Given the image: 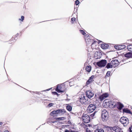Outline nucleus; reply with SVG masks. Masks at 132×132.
I'll use <instances>...</instances> for the list:
<instances>
[{
  "label": "nucleus",
  "mask_w": 132,
  "mask_h": 132,
  "mask_svg": "<svg viewBox=\"0 0 132 132\" xmlns=\"http://www.w3.org/2000/svg\"><path fill=\"white\" fill-rule=\"evenodd\" d=\"M66 88L64 84H59L57 85L55 90L59 93L64 92L66 91Z\"/></svg>",
  "instance_id": "nucleus-1"
},
{
  "label": "nucleus",
  "mask_w": 132,
  "mask_h": 132,
  "mask_svg": "<svg viewBox=\"0 0 132 132\" xmlns=\"http://www.w3.org/2000/svg\"><path fill=\"white\" fill-rule=\"evenodd\" d=\"M79 101L82 104H86L88 103V98L87 97L84 95L81 94L79 95L78 98Z\"/></svg>",
  "instance_id": "nucleus-2"
},
{
  "label": "nucleus",
  "mask_w": 132,
  "mask_h": 132,
  "mask_svg": "<svg viewBox=\"0 0 132 132\" xmlns=\"http://www.w3.org/2000/svg\"><path fill=\"white\" fill-rule=\"evenodd\" d=\"M108 113L105 110L102 111V113L101 118L102 120L103 121H106L108 119Z\"/></svg>",
  "instance_id": "nucleus-3"
},
{
  "label": "nucleus",
  "mask_w": 132,
  "mask_h": 132,
  "mask_svg": "<svg viewBox=\"0 0 132 132\" xmlns=\"http://www.w3.org/2000/svg\"><path fill=\"white\" fill-rule=\"evenodd\" d=\"M65 111L64 109H59L55 111H53L51 112L50 114L51 116H53V114H61L65 113Z\"/></svg>",
  "instance_id": "nucleus-4"
},
{
  "label": "nucleus",
  "mask_w": 132,
  "mask_h": 132,
  "mask_svg": "<svg viewBox=\"0 0 132 132\" xmlns=\"http://www.w3.org/2000/svg\"><path fill=\"white\" fill-rule=\"evenodd\" d=\"M120 121L123 124L124 126H126L129 123L128 119L126 117H121L120 118Z\"/></svg>",
  "instance_id": "nucleus-5"
},
{
  "label": "nucleus",
  "mask_w": 132,
  "mask_h": 132,
  "mask_svg": "<svg viewBox=\"0 0 132 132\" xmlns=\"http://www.w3.org/2000/svg\"><path fill=\"white\" fill-rule=\"evenodd\" d=\"M103 105L104 107H110L113 105L111 102L109 101L108 99H106L104 100Z\"/></svg>",
  "instance_id": "nucleus-6"
},
{
  "label": "nucleus",
  "mask_w": 132,
  "mask_h": 132,
  "mask_svg": "<svg viewBox=\"0 0 132 132\" xmlns=\"http://www.w3.org/2000/svg\"><path fill=\"white\" fill-rule=\"evenodd\" d=\"M85 40L87 44H91L93 42L94 43H95V40L89 38L90 37L88 35H86V36H85Z\"/></svg>",
  "instance_id": "nucleus-7"
},
{
  "label": "nucleus",
  "mask_w": 132,
  "mask_h": 132,
  "mask_svg": "<svg viewBox=\"0 0 132 132\" xmlns=\"http://www.w3.org/2000/svg\"><path fill=\"white\" fill-rule=\"evenodd\" d=\"M82 119L84 122L85 123H88L90 121V118L87 114H84L82 116Z\"/></svg>",
  "instance_id": "nucleus-8"
},
{
  "label": "nucleus",
  "mask_w": 132,
  "mask_h": 132,
  "mask_svg": "<svg viewBox=\"0 0 132 132\" xmlns=\"http://www.w3.org/2000/svg\"><path fill=\"white\" fill-rule=\"evenodd\" d=\"M106 63V60H103L97 62L96 63V65L99 67H103L105 66Z\"/></svg>",
  "instance_id": "nucleus-9"
},
{
  "label": "nucleus",
  "mask_w": 132,
  "mask_h": 132,
  "mask_svg": "<svg viewBox=\"0 0 132 132\" xmlns=\"http://www.w3.org/2000/svg\"><path fill=\"white\" fill-rule=\"evenodd\" d=\"M109 96V94L108 93H105L100 95L99 97V99L100 101H102L106 98L108 97Z\"/></svg>",
  "instance_id": "nucleus-10"
},
{
  "label": "nucleus",
  "mask_w": 132,
  "mask_h": 132,
  "mask_svg": "<svg viewBox=\"0 0 132 132\" xmlns=\"http://www.w3.org/2000/svg\"><path fill=\"white\" fill-rule=\"evenodd\" d=\"M115 48L118 50H120L125 48L126 46L123 44L118 45L114 46Z\"/></svg>",
  "instance_id": "nucleus-11"
},
{
  "label": "nucleus",
  "mask_w": 132,
  "mask_h": 132,
  "mask_svg": "<svg viewBox=\"0 0 132 132\" xmlns=\"http://www.w3.org/2000/svg\"><path fill=\"white\" fill-rule=\"evenodd\" d=\"M111 63L112 64L113 68H115L119 64V62L118 60H112L111 61Z\"/></svg>",
  "instance_id": "nucleus-12"
},
{
  "label": "nucleus",
  "mask_w": 132,
  "mask_h": 132,
  "mask_svg": "<svg viewBox=\"0 0 132 132\" xmlns=\"http://www.w3.org/2000/svg\"><path fill=\"white\" fill-rule=\"evenodd\" d=\"M102 55V53L100 51H97L94 54V57L96 59H100Z\"/></svg>",
  "instance_id": "nucleus-13"
},
{
  "label": "nucleus",
  "mask_w": 132,
  "mask_h": 132,
  "mask_svg": "<svg viewBox=\"0 0 132 132\" xmlns=\"http://www.w3.org/2000/svg\"><path fill=\"white\" fill-rule=\"evenodd\" d=\"M86 95L87 98L90 99L94 95V94L90 90H88L86 92Z\"/></svg>",
  "instance_id": "nucleus-14"
},
{
  "label": "nucleus",
  "mask_w": 132,
  "mask_h": 132,
  "mask_svg": "<svg viewBox=\"0 0 132 132\" xmlns=\"http://www.w3.org/2000/svg\"><path fill=\"white\" fill-rule=\"evenodd\" d=\"M111 129L114 131L115 132H122V131H121V128L118 126H115L112 127Z\"/></svg>",
  "instance_id": "nucleus-15"
},
{
  "label": "nucleus",
  "mask_w": 132,
  "mask_h": 132,
  "mask_svg": "<svg viewBox=\"0 0 132 132\" xmlns=\"http://www.w3.org/2000/svg\"><path fill=\"white\" fill-rule=\"evenodd\" d=\"M94 77V76H92L91 77H89V79L87 81L86 84L87 85H88L91 82L94 81L93 79Z\"/></svg>",
  "instance_id": "nucleus-16"
},
{
  "label": "nucleus",
  "mask_w": 132,
  "mask_h": 132,
  "mask_svg": "<svg viewBox=\"0 0 132 132\" xmlns=\"http://www.w3.org/2000/svg\"><path fill=\"white\" fill-rule=\"evenodd\" d=\"M123 105L120 102H117L113 106V107H123Z\"/></svg>",
  "instance_id": "nucleus-17"
},
{
  "label": "nucleus",
  "mask_w": 132,
  "mask_h": 132,
  "mask_svg": "<svg viewBox=\"0 0 132 132\" xmlns=\"http://www.w3.org/2000/svg\"><path fill=\"white\" fill-rule=\"evenodd\" d=\"M125 57L129 58H132V52H128L124 54Z\"/></svg>",
  "instance_id": "nucleus-18"
},
{
  "label": "nucleus",
  "mask_w": 132,
  "mask_h": 132,
  "mask_svg": "<svg viewBox=\"0 0 132 132\" xmlns=\"http://www.w3.org/2000/svg\"><path fill=\"white\" fill-rule=\"evenodd\" d=\"M101 47L103 49H106L109 47V45L107 44H103L101 45Z\"/></svg>",
  "instance_id": "nucleus-19"
},
{
  "label": "nucleus",
  "mask_w": 132,
  "mask_h": 132,
  "mask_svg": "<svg viewBox=\"0 0 132 132\" xmlns=\"http://www.w3.org/2000/svg\"><path fill=\"white\" fill-rule=\"evenodd\" d=\"M95 43H94L93 42L91 44L92 48L93 49H95L96 48V44L97 43V41L95 40Z\"/></svg>",
  "instance_id": "nucleus-20"
},
{
  "label": "nucleus",
  "mask_w": 132,
  "mask_h": 132,
  "mask_svg": "<svg viewBox=\"0 0 132 132\" xmlns=\"http://www.w3.org/2000/svg\"><path fill=\"white\" fill-rule=\"evenodd\" d=\"M95 108H87V110L88 113H91L93 111L95 110Z\"/></svg>",
  "instance_id": "nucleus-21"
},
{
  "label": "nucleus",
  "mask_w": 132,
  "mask_h": 132,
  "mask_svg": "<svg viewBox=\"0 0 132 132\" xmlns=\"http://www.w3.org/2000/svg\"><path fill=\"white\" fill-rule=\"evenodd\" d=\"M106 67L107 69H109L110 68H112L113 67H113L112 66V64L111 63V62L110 63H107Z\"/></svg>",
  "instance_id": "nucleus-22"
},
{
  "label": "nucleus",
  "mask_w": 132,
  "mask_h": 132,
  "mask_svg": "<svg viewBox=\"0 0 132 132\" xmlns=\"http://www.w3.org/2000/svg\"><path fill=\"white\" fill-rule=\"evenodd\" d=\"M127 48L128 50L130 52H132V45H129L127 46Z\"/></svg>",
  "instance_id": "nucleus-23"
},
{
  "label": "nucleus",
  "mask_w": 132,
  "mask_h": 132,
  "mask_svg": "<svg viewBox=\"0 0 132 132\" xmlns=\"http://www.w3.org/2000/svg\"><path fill=\"white\" fill-rule=\"evenodd\" d=\"M86 70L88 72H90L91 70V67L90 65L87 66L86 68Z\"/></svg>",
  "instance_id": "nucleus-24"
},
{
  "label": "nucleus",
  "mask_w": 132,
  "mask_h": 132,
  "mask_svg": "<svg viewBox=\"0 0 132 132\" xmlns=\"http://www.w3.org/2000/svg\"><path fill=\"white\" fill-rule=\"evenodd\" d=\"M123 112H126L127 113H131L130 111L127 109H124L123 110Z\"/></svg>",
  "instance_id": "nucleus-25"
},
{
  "label": "nucleus",
  "mask_w": 132,
  "mask_h": 132,
  "mask_svg": "<svg viewBox=\"0 0 132 132\" xmlns=\"http://www.w3.org/2000/svg\"><path fill=\"white\" fill-rule=\"evenodd\" d=\"M111 75L110 71H108L107 72L106 75L105 76V78H106L108 77H109Z\"/></svg>",
  "instance_id": "nucleus-26"
},
{
  "label": "nucleus",
  "mask_w": 132,
  "mask_h": 132,
  "mask_svg": "<svg viewBox=\"0 0 132 132\" xmlns=\"http://www.w3.org/2000/svg\"><path fill=\"white\" fill-rule=\"evenodd\" d=\"M94 132H104V131L102 129H97L95 130Z\"/></svg>",
  "instance_id": "nucleus-27"
},
{
  "label": "nucleus",
  "mask_w": 132,
  "mask_h": 132,
  "mask_svg": "<svg viewBox=\"0 0 132 132\" xmlns=\"http://www.w3.org/2000/svg\"><path fill=\"white\" fill-rule=\"evenodd\" d=\"M65 119V117H60L56 118V119L58 120H63Z\"/></svg>",
  "instance_id": "nucleus-28"
},
{
  "label": "nucleus",
  "mask_w": 132,
  "mask_h": 132,
  "mask_svg": "<svg viewBox=\"0 0 132 132\" xmlns=\"http://www.w3.org/2000/svg\"><path fill=\"white\" fill-rule=\"evenodd\" d=\"M18 35V34H16V35H15L14 36H13L12 38L11 39L12 40H16L17 38H16V37H17Z\"/></svg>",
  "instance_id": "nucleus-29"
},
{
  "label": "nucleus",
  "mask_w": 132,
  "mask_h": 132,
  "mask_svg": "<svg viewBox=\"0 0 132 132\" xmlns=\"http://www.w3.org/2000/svg\"><path fill=\"white\" fill-rule=\"evenodd\" d=\"M79 31L80 33L83 35H85L86 34L85 32L83 30H80Z\"/></svg>",
  "instance_id": "nucleus-30"
},
{
  "label": "nucleus",
  "mask_w": 132,
  "mask_h": 132,
  "mask_svg": "<svg viewBox=\"0 0 132 132\" xmlns=\"http://www.w3.org/2000/svg\"><path fill=\"white\" fill-rule=\"evenodd\" d=\"M96 107L95 104H90L88 107Z\"/></svg>",
  "instance_id": "nucleus-31"
},
{
  "label": "nucleus",
  "mask_w": 132,
  "mask_h": 132,
  "mask_svg": "<svg viewBox=\"0 0 132 132\" xmlns=\"http://www.w3.org/2000/svg\"><path fill=\"white\" fill-rule=\"evenodd\" d=\"M76 20V18H72L71 19V22L72 23H73Z\"/></svg>",
  "instance_id": "nucleus-32"
},
{
  "label": "nucleus",
  "mask_w": 132,
  "mask_h": 132,
  "mask_svg": "<svg viewBox=\"0 0 132 132\" xmlns=\"http://www.w3.org/2000/svg\"><path fill=\"white\" fill-rule=\"evenodd\" d=\"M24 19V17L23 16H22L21 17V19H19V20H20L21 21L23 22Z\"/></svg>",
  "instance_id": "nucleus-33"
},
{
  "label": "nucleus",
  "mask_w": 132,
  "mask_h": 132,
  "mask_svg": "<svg viewBox=\"0 0 132 132\" xmlns=\"http://www.w3.org/2000/svg\"><path fill=\"white\" fill-rule=\"evenodd\" d=\"M79 3V1L78 0H77L75 1V4L76 5H78Z\"/></svg>",
  "instance_id": "nucleus-34"
},
{
  "label": "nucleus",
  "mask_w": 132,
  "mask_h": 132,
  "mask_svg": "<svg viewBox=\"0 0 132 132\" xmlns=\"http://www.w3.org/2000/svg\"><path fill=\"white\" fill-rule=\"evenodd\" d=\"M54 104L53 103H50L48 105V106L49 107H51Z\"/></svg>",
  "instance_id": "nucleus-35"
},
{
  "label": "nucleus",
  "mask_w": 132,
  "mask_h": 132,
  "mask_svg": "<svg viewBox=\"0 0 132 132\" xmlns=\"http://www.w3.org/2000/svg\"><path fill=\"white\" fill-rule=\"evenodd\" d=\"M52 93L53 94L57 95L58 96L59 95V94L56 92H53Z\"/></svg>",
  "instance_id": "nucleus-36"
},
{
  "label": "nucleus",
  "mask_w": 132,
  "mask_h": 132,
  "mask_svg": "<svg viewBox=\"0 0 132 132\" xmlns=\"http://www.w3.org/2000/svg\"><path fill=\"white\" fill-rule=\"evenodd\" d=\"M67 106H66L67 108H71L72 107V106H71V104H66Z\"/></svg>",
  "instance_id": "nucleus-37"
},
{
  "label": "nucleus",
  "mask_w": 132,
  "mask_h": 132,
  "mask_svg": "<svg viewBox=\"0 0 132 132\" xmlns=\"http://www.w3.org/2000/svg\"><path fill=\"white\" fill-rule=\"evenodd\" d=\"M69 111H71L72 110V108H66Z\"/></svg>",
  "instance_id": "nucleus-38"
},
{
  "label": "nucleus",
  "mask_w": 132,
  "mask_h": 132,
  "mask_svg": "<svg viewBox=\"0 0 132 132\" xmlns=\"http://www.w3.org/2000/svg\"><path fill=\"white\" fill-rule=\"evenodd\" d=\"M86 132H93L91 131L90 130L88 129H87L86 130Z\"/></svg>",
  "instance_id": "nucleus-39"
},
{
  "label": "nucleus",
  "mask_w": 132,
  "mask_h": 132,
  "mask_svg": "<svg viewBox=\"0 0 132 132\" xmlns=\"http://www.w3.org/2000/svg\"><path fill=\"white\" fill-rule=\"evenodd\" d=\"M64 132H70V131L69 130H68L67 129L65 130L64 131Z\"/></svg>",
  "instance_id": "nucleus-40"
},
{
  "label": "nucleus",
  "mask_w": 132,
  "mask_h": 132,
  "mask_svg": "<svg viewBox=\"0 0 132 132\" xmlns=\"http://www.w3.org/2000/svg\"><path fill=\"white\" fill-rule=\"evenodd\" d=\"M129 132H132V131L131 130L130 128H129Z\"/></svg>",
  "instance_id": "nucleus-41"
},
{
  "label": "nucleus",
  "mask_w": 132,
  "mask_h": 132,
  "mask_svg": "<svg viewBox=\"0 0 132 132\" xmlns=\"http://www.w3.org/2000/svg\"><path fill=\"white\" fill-rule=\"evenodd\" d=\"M95 114V112L94 113H93V114H92V116L93 115V116Z\"/></svg>",
  "instance_id": "nucleus-42"
},
{
  "label": "nucleus",
  "mask_w": 132,
  "mask_h": 132,
  "mask_svg": "<svg viewBox=\"0 0 132 132\" xmlns=\"http://www.w3.org/2000/svg\"><path fill=\"white\" fill-rule=\"evenodd\" d=\"M3 132H9V131L8 130H5Z\"/></svg>",
  "instance_id": "nucleus-43"
},
{
  "label": "nucleus",
  "mask_w": 132,
  "mask_h": 132,
  "mask_svg": "<svg viewBox=\"0 0 132 132\" xmlns=\"http://www.w3.org/2000/svg\"><path fill=\"white\" fill-rule=\"evenodd\" d=\"M2 124H3V123L2 122H0V125H2Z\"/></svg>",
  "instance_id": "nucleus-44"
},
{
  "label": "nucleus",
  "mask_w": 132,
  "mask_h": 132,
  "mask_svg": "<svg viewBox=\"0 0 132 132\" xmlns=\"http://www.w3.org/2000/svg\"><path fill=\"white\" fill-rule=\"evenodd\" d=\"M110 132H113V131H110Z\"/></svg>",
  "instance_id": "nucleus-45"
},
{
  "label": "nucleus",
  "mask_w": 132,
  "mask_h": 132,
  "mask_svg": "<svg viewBox=\"0 0 132 132\" xmlns=\"http://www.w3.org/2000/svg\"><path fill=\"white\" fill-rule=\"evenodd\" d=\"M119 108V109H121V108Z\"/></svg>",
  "instance_id": "nucleus-46"
}]
</instances>
